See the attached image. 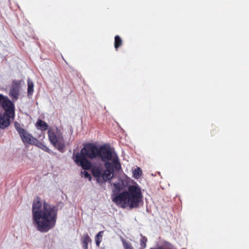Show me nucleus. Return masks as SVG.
I'll return each mask as SVG.
<instances>
[{"instance_id":"obj_3","label":"nucleus","mask_w":249,"mask_h":249,"mask_svg":"<svg viewBox=\"0 0 249 249\" xmlns=\"http://www.w3.org/2000/svg\"><path fill=\"white\" fill-rule=\"evenodd\" d=\"M99 147L92 143H87L84 145L80 153L75 156V162L84 170L91 168V163L88 159H94L98 157Z\"/></svg>"},{"instance_id":"obj_17","label":"nucleus","mask_w":249,"mask_h":249,"mask_svg":"<svg viewBox=\"0 0 249 249\" xmlns=\"http://www.w3.org/2000/svg\"><path fill=\"white\" fill-rule=\"evenodd\" d=\"M133 177L135 178H139L142 175V171L140 167H137L133 171Z\"/></svg>"},{"instance_id":"obj_2","label":"nucleus","mask_w":249,"mask_h":249,"mask_svg":"<svg viewBox=\"0 0 249 249\" xmlns=\"http://www.w3.org/2000/svg\"><path fill=\"white\" fill-rule=\"evenodd\" d=\"M143 195L142 189L136 182L127 187V191H124L112 198L116 204H122V207L128 206L130 209L139 208L142 201Z\"/></svg>"},{"instance_id":"obj_5","label":"nucleus","mask_w":249,"mask_h":249,"mask_svg":"<svg viewBox=\"0 0 249 249\" xmlns=\"http://www.w3.org/2000/svg\"><path fill=\"white\" fill-rule=\"evenodd\" d=\"M105 167L106 169L102 173L101 177L102 182L111 180L113 178L114 173V168L117 170H119L121 168V165L119 162L118 156L114 157L112 160V163L110 162L105 163Z\"/></svg>"},{"instance_id":"obj_7","label":"nucleus","mask_w":249,"mask_h":249,"mask_svg":"<svg viewBox=\"0 0 249 249\" xmlns=\"http://www.w3.org/2000/svg\"><path fill=\"white\" fill-rule=\"evenodd\" d=\"M98 157L101 158L103 162H106L108 161L113 160L114 157L117 156L116 154L113 155L111 149L106 146H101L98 148Z\"/></svg>"},{"instance_id":"obj_16","label":"nucleus","mask_w":249,"mask_h":249,"mask_svg":"<svg viewBox=\"0 0 249 249\" xmlns=\"http://www.w3.org/2000/svg\"><path fill=\"white\" fill-rule=\"evenodd\" d=\"M103 233H104V231H100L95 236V239L96 244L97 247H99L100 246V243L102 241Z\"/></svg>"},{"instance_id":"obj_10","label":"nucleus","mask_w":249,"mask_h":249,"mask_svg":"<svg viewBox=\"0 0 249 249\" xmlns=\"http://www.w3.org/2000/svg\"><path fill=\"white\" fill-rule=\"evenodd\" d=\"M30 137V138L28 139V140L27 141L26 143H28L32 145H35L37 147L40 148V149H42L44 151L51 153V150L46 145H45L43 143L40 142L36 138L33 137L32 135Z\"/></svg>"},{"instance_id":"obj_11","label":"nucleus","mask_w":249,"mask_h":249,"mask_svg":"<svg viewBox=\"0 0 249 249\" xmlns=\"http://www.w3.org/2000/svg\"><path fill=\"white\" fill-rule=\"evenodd\" d=\"M0 104L3 109L10 107H14V104L10 100L7 96H4L0 94Z\"/></svg>"},{"instance_id":"obj_18","label":"nucleus","mask_w":249,"mask_h":249,"mask_svg":"<svg viewBox=\"0 0 249 249\" xmlns=\"http://www.w3.org/2000/svg\"><path fill=\"white\" fill-rule=\"evenodd\" d=\"M28 94L32 95L34 91V83L30 80H28Z\"/></svg>"},{"instance_id":"obj_21","label":"nucleus","mask_w":249,"mask_h":249,"mask_svg":"<svg viewBox=\"0 0 249 249\" xmlns=\"http://www.w3.org/2000/svg\"><path fill=\"white\" fill-rule=\"evenodd\" d=\"M82 177L89 179V180H91V177L90 175L86 171H84L81 172Z\"/></svg>"},{"instance_id":"obj_15","label":"nucleus","mask_w":249,"mask_h":249,"mask_svg":"<svg viewBox=\"0 0 249 249\" xmlns=\"http://www.w3.org/2000/svg\"><path fill=\"white\" fill-rule=\"evenodd\" d=\"M123 41L121 38L118 35L115 36L114 47L116 50L122 46Z\"/></svg>"},{"instance_id":"obj_9","label":"nucleus","mask_w":249,"mask_h":249,"mask_svg":"<svg viewBox=\"0 0 249 249\" xmlns=\"http://www.w3.org/2000/svg\"><path fill=\"white\" fill-rule=\"evenodd\" d=\"M19 83L18 81H14L9 91V96L13 101L18 99L19 95Z\"/></svg>"},{"instance_id":"obj_12","label":"nucleus","mask_w":249,"mask_h":249,"mask_svg":"<svg viewBox=\"0 0 249 249\" xmlns=\"http://www.w3.org/2000/svg\"><path fill=\"white\" fill-rule=\"evenodd\" d=\"M103 171V168L100 166H95L91 168L92 175L97 178V181L99 183L102 182L101 177Z\"/></svg>"},{"instance_id":"obj_14","label":"nucleus","mask_w":249,"mask_h":249,"mask_svg":"<svg viewBox=\"0 0 249 249\" xmlns=\"http://www.w3.org/2000/svg\"><path fill=\"white\" fill-rule=\"evenodd\" d=\"M91 242V239L87 233L83 235L81 239V243L83 249H88V244Z\"/></svg>"},{"instance_id":"obj_1","label":"nucleus","mask_w":249,"mask_h":249,"mask_svg":"<svg viewBox=\"0 0 249 249\" xmlns=\"http://www.w3.org/2000/svg\"><path fill=\"white\" fill-rule=\"evenodd\" d=\"M41 207L40 198L36 196L34 200L32 206L33 221L38 231L47 232L55 226L57 208L46 202H43L42 209H41Z\"/></svg>"},{"instance_id":"obj_19","label":"nucleus","mask_w":249,"mask_h":249,"mask_svg":"<svg viewBox=\"0 0 249 249\" xmlns=\"http://www.w3.org/2000/svg\"><path fill=\"white\" fill-rule=\"evenodd\" d=\"M147 241V238L144 236L141 235V238L140 239V249H144L146 246V242Z\"/></svg>"},{"instance_id":"obj_13","label":"nucleus","mask_w":249,"mask_h":249,"mask_svg":"<svg viewBox=\"0 0 249 249\" xmlns=\"http://www.w3.org/2000/svg\"><path fill=\"white\" fill-rule=\"evenodd\" d=\"M36 126L38 129L43 131L49 129L48 124L45 122L39 119L37 120Z\"/></svg>"},{"instance_id":"obj_8","label":"nucleus","mask_w":249,"mask_h":249,"mask_svg":"<svg viewBox=\"0 0 249 249\" xmlns=\"http://www.w3.org/2000/svg\"><path fill=\"white\" fill-rule=\"evenodd\" d=\"M14 126L19 134L22 142L26 143L32 135L28 133L25 129L22 128L20 124L17 122L14 123Z\"/></svg>"},{"instance_id":"obj_4","label":"nucleus","mask_w":249,"mask_h":249,"mask_svg":"<svg viewBox=\"0 0 249 249\" xmlns=\"http://www.w3.org/2000/svg\"><path fill=\"white\" fill-rule=\"evenodd\" d=\"M48 135L50 143L58 151L63 152L65 143L61 130L57 127H50Z\"/></svg>"},{"instance_id":"obj_6","label":"nucleus","mask_w":249,"mask_h":249,"mask_svg":"<svg viewBox=\"0 0 249 249\" xmlns=\"http://www.w3.org/2000/svg\"><path fill=\"white\" fill-rule=\"evenodd\" d=\"M5 112L0 114V128H5L10 124V119L15 116V107L3 109Z\"/></svg>"},{"instance_id":"obj_20","label":"nucleus","mask_w":249,"mask_h":249,"mask_svg":"<svg viewBox=\"0 0 249 249\" xmlns=\"http://www.w3.org/2000/svg\"><path fill=\"white\" fill-rule=\"evenodd\" d=\"M122 243L124 249H133V247L129 242H127L124 239L122 240Z\"/></svg>"}]
</instances>
